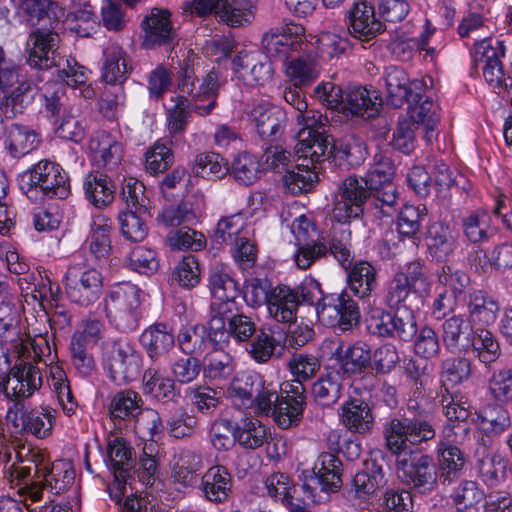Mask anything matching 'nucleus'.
<instances>
[{
  "mask_svg": "<svg viewBox=\"0 0 512 512\" xmlns=\"http://www.w3.org/2000/svg\"><path fill=\"white\" fill-rule=\"evenodd\" d=\"M383 436L386 449L396 457V472L401 481L422 494L434 491L438 485L437 463L432 456L411 446L434 440L436 428L420 421L397 422V427Z\"/></svg>",
  "mask_w": 512,
  "mask_h": 512,
  "instance_id": "obj_1",
  "label": "nucleus"
},
{
  "mask_svg": "<svg viewBox=\"0 0 512 512\" xmlns=\"http://www.w3.org/2000/svg\"><path fill=\"white\" fill-rule=\"evenodd\" d=\"M207 324L209 341L220 347L227 346L231 338L237 343L247 342L256 332V323L250 316L238 313L236 305H211Z\"/></svg>",
  "mask_w": 512,
  "mask_h": 512,
  "instance_id": "obj_2",
  "label": "nucleus"
},
{
  "mask_svg": "<svg viewBox=\"0 0 512 512\" xmlns=\"http://www.w3.org/2000/svg\"><path fill=\"white\" fill-rule=\"evenodd\" d=\"M140 307V289L131 282L115 284L105 300L106 316L121 332H131L138 327Z\"/></svg>",
  "mask_w": 512,
  "mask_h": 512,
  "instance_id": "obj_3",
  "label": "nucleus"
},
{
  "mask_svg": "<svg viewBox=\"0 0 512 512\" xmlns=\"http://www.w3.org/2000/svg\"><path fill=\"white\" fill-rule=\"evenodd\" d=\"M342 463L332 453H322L314 463L312 471L305 476L301 485L305 499L312 504L329 500L330 494L342 485Z\"/></svg>",
  "mask_w": 512,
  "mask_h": 512,
  "instance_id": "obj_4",
  "label": "nucleus"
},
{
  "mask_svg": "<svg viewBox=\"0 0 512 512\" xmlns=\"http://www.w3.org/2000/svg\"><path fill=\"white\" fill-rule=\"evenodd\" d=\"M342 463L332 453H322L314 463L312 471L305 476L301 485L305 499L312 504L329 500L330 494L342 485Z\"/></svg>",
  "mask_w": 512,
  "mask_h": 512,
  "instance_id": "obj_5",
  "label": "nucleus"
},
{
  "mask_svg": "<svg viewBox=\"0 0 512 512\" xmlns=\"http://www.w3.org/2000/svg\"><path fill=\"white\" fill-rule=\"evenodd\" d=\"M16 461L8 466L6 473L12 484L20 486L19 492L32 502L41 500L38 482L48 465L45 456L38 450L21 447L15 452Z\"/></svg>",
  "mask_w": 512,
  "mask_h": 512,
  "instance_id": "obj_6",
  "label": "nucleus"
},
{
  "mask_svg": "<svg viewBox=\"0 0 512 512\" xmlns=\"http://www.w3.org/2000/svg\"><path fill=\"white\" fill-rule=\"evenodd\" d=\"M67 297L75 304L88 307L97 302L103 291V276L96 268L73 264L64 276Z\"/></svg>",
  "mask_w": 512,
  "mask_h": 512,
  "instance_id": "obj_7",
  "label": "nucleus"
},
{
  "mask_svg": "<svg viewBox=\"0 0 512 512\" xmlns=\"http://www.w3.org/2000/svg\"><path fill=\"white\" fill-rule=\"evenodd\" d=\"M371 191L363 178L347 177L339 185L333 199V218L340 223L349 222L364 214Z\"/></svg>",
  "mask_w": 512,
  "mask_h": 512,
  "instance_id": "obj_8",
  "label": "nucleus"
},
{
  "mask_svg": "<svg viewBox=\"0 0 512 512\" xmlns=\"http://www.w3.org/2000/svg\"><path fill=\"white\" fill-rule=\"evenodd\" d=\"M102 359L110 377L118 384L130 382L140 373L142 357L129 342L106 343Z\"/></svg>",
  "mask_w": 512,
  "mask_h": 512,
  "instance_id": "obj_9",
  "label": "nucleus"
},
{
  "mask_svg": "<svg viewBox=\"0 0 512 512\" xmlns=\"http://www.w3.org/2000/svg\"><path fill=\"white\" fill-rule=\"evenodd\" d=\"M316 310L320 321L329 326H338L342 331L357 326L361 318L357 302L347 291L322 297L317 302Z\"/></svg>",
  "mask_w": 512,
  "mask_h": 512,
  "instance_id": "obj_10",
  "label": "nucleus"
},
{
  "mask_svg": "<svg viewBox=\"0 0 512 512\" xmlns=\"http://www.w3.org/2000/svg\"><path fill=\"white\" fill-rule=\"evenodd\" d=\"M31 189H39L49 198L65 199L70 194V182L63 168L54 162L41 160L23 175Z\"/></svg>",
  "mask_w": 512,
  "mask_h": 512,
  "instance_id": "obj_11",
  "label": "nucleus"
},
{
  "mask_svg": "<svg viewBox=\"0 0 512 512\" xmlns=\"http://www.w3.org/2000/svg\"><path fill=\"white\" fill-rule=\"evenodd\" d=\"M60 36L49 29L36 28L28 36L26 48L27 62L32 68L48 70L60 66L58 53Z\"/></svg>",
  "mask_w": 512,
  "mask_h": 512,
  "instance_id": "obj_12",
  "label": "nucleus"
},
{
  "mask_svg": "<svg viewBox=\"0 0 512 512\" xmlns=\"http://www.w3.org/2000/svg\"><path fill=\"white\" fill-rule=\"evenodd\" d=\"M387 89V102L395 107L405 103L411 105L422 100V93L427 86L425 80H410L405 70L398 66L386 68L384 74Z\"/></svg>",
  "mask_w": 512,
  "mask_h": 512,
  "instance_id": "obj_13",
  "label": "nucleus"
},
{
  "mask_svg": "<svg viewBox=\"0 0 512 512\" xmlns=\"http://www.w3.org/2000/svg\"><path fill=\"white\" fill-rule=\"evenodd\" d=\"M499 47H494L490 39H483L474 46L476 63H483V77L487 84L493 89L506 91L512 87L511 77L506 76L500 55H504V48L497 42Z\"/></svg>",
  "mask_w": 512,
  "mask_h": 512,
  "instance_id": "obj_14",
  "label": "nucleus"
},
{
  "mask_svg": "<svg viewBox=\"0 0 512 512\" xmlns=\"http://www.w3.org/2000/svg\"><path fill=\"white\" fill-rule=\"evenodd\" d=\"M42 385V375L40 369L29 362L15 364L9 373L1 392L6 398L16 402V407L20 401L31 397L35 391Z\"/></svg>",
  "mask_w": 512,
  "mask_h": 512,
  "instance_id": "obj_15",
  "label": "nucleus"
},
{
  "mask_svg": "<svg viewBox=\"0 0 512 512\" xmlns=\"http://www.w3.org/2000/svg\"><path fill=\"white\" fill-rule=\"evenodd\" d=\"M248 117L258 136L270 142L280 139L287 123L285 111L266 101L253 104Z\"/></svg>",
  "mask_w": 512,
  "mask_h": 512,
  "instance_id": "obj_16",
  "label": "nucleus"
},
{
  "mask_svg": "<svg viewBox=\"0 0 512 512\" xmlns=\"http://www.w3.org/2000/svg\"><path fill=\"white\" fill-rule=\"evenodd\" d=\"M350 34L356 39L368 42L386 29L385 23L377 17L374 5L367 0H358L347 11Z\"/></svg>",
  "mask_w": 512,
  "mask_h": 512,
  "instance_id": "obj_17",
  "label": "nucleus"
},
{
  "mask_svg": "<svg viewBox=\"0 0 512 512\" xmlns=\"http://www.w3.org/2000/svg\"><path fill=\"white\" fill-rule=\"evenodd\" d=\"M303 34L304 28L296 24L271 28L263 35L262 47L268 57L286 60L291 52L301 48Z\"/></svg>",
  "mask_w": 512,
  "mask_h": 512,
  "instance_id": "obj_18",
  "label": "nucleus"
},
{
  "mask_svg": "<svg viewBox=\"0 0 512 512\" xmlns=\"http://www.w3.org/2000/svg\"><path fill=\"white\" fill-rule=\"evenodd\" d=\"M141 27L143 30L142 46L153 49L170 45L176 37L171 23V13L168 9L152 8L143 18Z\"/></svg>",
  "mask_w": 512,
  "mask_h": 512,
  "instance_id": "obj_19",
  "label": "nucleus"
},
{
  "mask_svg": "<svg viewBox=\"0 0 512 512\" xmlns=\"http://www.w3.org/2000/svg\"><path fill=\"white\" fill-rule=\"evenodd\" d=\"M304 382L285 381L280 386V406L277 424L284 428H290L301 420L306 404Z\"/></svg>",
  "mask_w": 512,
  "mask_h": 512,
  "instance_id": "obj_20",
  "label": "nucleus"
},
{
  "mask_svg": "<svg viewBox=\"0 0 512 512\" xmlns=\"http://www.w3.org/2000/svg\"><path fill=\"white\" fill-rule=\"evenodd\" d=\"M331 343L335 346L332 357L339 363L343 374H361L372 367V353L368 344L357 341L344 347L340 339Z\"/></svg>",
  "mask_w": 512,
  "mask_h": 512,
  "instance_id": "obj_21",
  "label": "nucleus"
},
{
  "mask_svg": "<svg viewBox=\"0 0 512 512\" xmlns=\"http://www.w3.org/2000/svg\"><path fill=\"white\" fill-rule=\"evenodd\" d=\"M431 400L426 395L425 382H416V385L411 386V392L407 399L406 407L410 414L409 416L403 415L402 417H393L389 419L383 427V435L391 431L393 425L397 427V422H426L432 428H436L432 420Z\"/></svg>",
  "mask_w": 512,
  "mask_h": 512,
  "instance_id": "obj_22",
  "label": "nucleus"
},
{
  "mask_svg": "<svg viewBox=\"0 0 512 512\" xmlns=\"http://www.w3.org/2000/svg\"><path fill=\"white\" fill-rule=\"evenodd\" d=\"M236 77L248 86H263L272 78V65L256 53H240L232 60Z\"/></svg>",
  "mask_w": 512,
  "mask_h": 512,
  "instance_id": "obj_23",
  "label": "nucleus"
},
{
  "mask_svg": "<svg viewBox=\"0 0 512 512\" xmlns=\"http://www.w3.org/2000/svg\"><path fill=\"white\" fill-rule=\"evenodd\" d=\"M467 321L472 326L484 328L493 324L499 314L497 299L484 290L471 291L466 299Z\"/></svg>",
  "mask_w": 512,
  "mask_h": 512,
  "instance_id": "obj_24",
  "label": "nucleus"
},
{
  "mask_svg": "<svg viewBox=\"0 0 512 512\" xmlns=\"http://www.w3.org/2000/svg\"><path fill=\"white\" fill-rule=\"evenodd\" d=\"M18 413H14L13 424L15 428L30 433L37 438L48 437L53 429L56 411L50 407H39L31 410H24L23 405Z\"/></svg>",
  "mask_w": 512,
  "mask_h": 512,
  "instance_id": "obj_25",
  "label": "nucleus"
},
{
  "mask_svg": "<svg viewBox=\"0 0 512 512\" xmlns=\"http://www.w3.org/2000/svg\"><path fill=\"white\" fill-rule=\"evenodd\" d=\"M93 162L98 167L113 169L122 159V145L105 131L96 132L89 142Z\"/></svg>",
  "mask_w": 512,
  "mask_h": 512,
  "instance_id": "obj_26",
  "label": "nucleus"
},
{
  "mask_svg": "<svg viewBox=\"0 0 512 512\" xmlns=\"http://www.w3.org/2000/svg\"><path fill=\"white\" fill-rule=\"evenodd\" d=\"M426 243L432 258L444 262L457 247V234L449 225L434 222L428 227Z\"/></svg>",
  "mask_w": 512,
  "mask_h": 512,
  "instance_id": "obj_27",
  "label": "nucleus"
},
{
  "mask_svg": "<svg viewBox=\"0 0 512 512\" xmlns=\"http://www.w3.org/2000/svg\"><path fill=\"white\" fill-rule=\"evenodd\" d=\"M104 57L102 79L111 86H118L117 89L122 91V84L132 70L126 53L119 45L113 43L104 50Z\"/></svg>",
  "mask_w": 512,
  "mask_h": 512,
  "instance_id": "obj_28",
  "label": "nucleus"
},
{
  "mask_svg": "<svg viewBox=\"0 0 512 512\" xmlns=\"http://www.w3.org/2000/svg\"><path fill=\"white\" fill-rule=\"evenodd\" d=\"M201 490L210 502H226L232 494L231 474L221 465L209 468L202 476Z\"/></svg>",
  "mask_w": 512,
  "mask_h": 512,
  "instance_id": "obj_29",
  "label": "nucleus"
},
{
  "mask_svg": "<svg viewBox=\"0 0 512 512\" xmlns=\"http://www.w3.org/2000/svg\"><path fill=\"white\" fill-rule=\"evenodd\" d=\"M311 133L299 131L296 154L299 155V158H303V161L309 160L314 165L329 159L334 147L326 134Z\"/></svg>",
  "mask_w": 512,
  "mask_h": 512,
  "instance_id": "obj_30",
  "label": "nucleus"
},
{
  "mask_svg": "<svg viewBox=\"0 0 512 512\" xmlns=\"http://www.w3.org/2000/svg\"><path fill=\"white\" fill-rule=\"evenodd\" d=\"M341 421L351 432L365 434L372 430V409L363 399L352 398L341 406Z\"/></svg>",
  "mask_w": 512,
  "mask_h": 512,
  "instance_id": "obj_31",
  "label": "nucleus"
},
{
  "mask_svg": "<svg viewBox=\"0 0 512 512\" xmlns=\"http://www.w3.org/2000/svg\"><path fill=\"white\" fill-rule=\"evenodd\" d=\"M75 471L70 462L59 460L49 467L46 466L38 482L41 498L43 492H50L52 495H59L66 491L74 482Z\"/></svg>",
  "mask_w": 512,
  "mask_h": 512,
  "instance_id": "obj_32",
  "label": "nucleus"
},
{
  "mask_svg": "<svg viewBox=\"0 0 512 512\" xmlns=\"http://www.w3.org/2000/svg\"><path fill=\"white\" fill-rule=\"evenodd\" d=\"M347 271V285L359 298L369 297L378 285V271L368 261L353 263Z\"/></svg>",
  "mask_w": 512,
  "mask_h": 512,
  "instance_id": "obj_33",
  "label": "nucleus"
},
{
  "mask_svg": "<svg viewBox=\"0 0 512 512\" xmlns=\"http://www.w3.org/2000/svg\"><path fill=\"white\" fill-rule=\"evenodd\" d=\"M83 189L87 200L96 208L109 206L116 191L111 178L99 172H91L85 177Z\"/></svg>",
  "mask_w": 512,
  "mask_h": 512,
  "instance_id": "obj_34",
  "label": "nucleus"
},
{
  "mask_svg": "<svg viewBox=\"0 0 512 512\" xmlns=\"http://www.w3.org/2000/svg\"><path fill=\"white\" fill-rule=\"evenodd\" d=\"M267 306L270 315L278 322L291 323L296 319L298 301L293 290L287 286L271 289Z\"/></svg>",
  "mask_w": 512,
  "mask_h": 512,
  "instance_id": "obj_35",
  "label": "nucleus"
},
{
  "mask_svg": "<svg viewBox=\"0 0 512 512\" xmlns=\"http://www.w3.org/2000/svg\"><path fill=\"white\" fill-rule=\"evenodd\" d=\"M140 343L151 359H157L173 348L175 337L166 324L156 323L142 332Z\"/></svg>",
  "mask_w": 512,
  "mask_h": 512,
  "instance_id": "obj_36",
  "label": "nucleus"
},
{
  "mask_svg": "<svg viewBox=\"0 0 512 512\" xmlns=\"http://www.w3.org/2000/svg\"><path fill=\"white\" fill-rule=\"evenodd\" d=\"M219 87L218 73L214 70L207 73L199 84L197 94L188 99L191 110L203 117L209 115L216 106Z\"/></svg>",
  "mask_w": 512,
  "mask_h": 512,
  "instance_id": "obj_37",
  "label": "nucleus"
},
{
  "mask_svg": "<svg viewBox=\"0 0 512 512\" xmlns=\"http://www.w3.org/2000/svg\"><path fill=\"white\" fill-rule=\"evenodd\" d=\"M352 483L354 496L361 500L368 499L386 483L382 466L375 461L366 462L364 469L356 473Z\"/></svg>",
  "mask_w": 512,
  "mask_h": 512,
  "instance_id": "obj_38",
  "label": "nucleus"
},
{
  "mask_svg": "<svg viewBox=\"0 0 512 512\" xmlns=\"http://www.w3.org/2000/svg\"><path fill=\"white\" fill-rule=\"evenodd\" d=\"M262 386V377L255 373L242 372L231 381L227 395L238 408L250 407L256 390Z\"/></svg>",
  "mask_w": 512,
  "mask_h": 512,
  "instance_id": "obj_39",
  "label": "nucleus"
},
{
  "mask_svg": "<svg viewBox=\"0 0 512 512\" xmlns=\"http://www.w3.org/2000/svg\"><path fill=\"white\" fill-rule=\"evenodd\" d=\"M473 374V361L465 356H452L440 364V381L446 391L468 381Z\"/></svg>",
  "mask_w": 512,
  "mask_h": 512,
  "instance_id": "obj_40",
  "label": "nucleus"
},
{
  "mask_svg": "<svg viewBox=\"0 0 512 512\" xmlns=\"http://www.w3.org/2000/svg\"><path fill=\"white\" fill-rule=\"evenodd\" d=\"M472 325L462 315H453L442 323V341L446 350L457 352L461 349L463 342L468 344L471 341Z\"/></svg>",
  "mask_w": 512,
  "mask_h": 512,
  "instance_id": "obj_41",
  "label": "nucleus"
},
{
  "mask_svg": "<svg viewBox=\"0 0 512 512\" xmlns=\"http://www.w3.org/2000/svg\"><path fill=\"white\" fill-rule=\"evenodd\" d=\"M438 459V471L442 472L444 482L450 484L456 478L459 472L465 466V457L463 452L455 445L449 444L445 440H440L436 447Z\"/></svg>",
  "mask_w": 512,
  "mask_h": 512,
  "instance_id": "obj_42",
  "label": "nucleus"
},
{
  "mask_svg": "<svg viewBox=\"0 0 512 512\" xmlns=\"http://www.w3.org/2000/svg\"><path fill=\"white\" fill-rule=\"evenodd\" d=\"M269 429L260 420L244 418L236 424L237 443L246 450L262 447L269 438Z\"/></svg>",
  "mask_w": 512,
  "mask_h": 512,
  "instance_id": "obj_43",
  "label": "nucleus"
},
{
  "mask_svg": "<svg viewBox=\"0 0 512 512\" xmlns=\"http://www.w3.org/2000/svg\"><path fill=\"white\" fill-rule=\"evenodd\" d=\"M217 18L230 27L244 26L254 18L253 4L251 0H220Z\"/></svg>",
  "mask_w": 512,
  "mask_h": 512,
  "instance_id": "obj_44",
  "label": "nucleus"
},
{
  "mask_svg": "<svg viewBox=\"0 0 512 512\" xmlns=\"http://www.w3.org/2000/svg\"><path fill=\"white\" fill-rule=\"evenodd\" d=\"M381 104L378 95L372 97L365 87H355L348 92L344 109L355 116L372 118L377 115Z\"/></svg>",
  "mask_w": 512,
  "mask_h": 512,
  "instance_id": "obj_45",
  "label": "nucleus"
},
{
  "mask_svg": "<svg viewBox=\"0 0 512 512\" xmlns=\"http://www.w3.org/2000/svg\"><path fill=\"white\" fill-rule=\"evenodd\" d=\"M471 345L478 361L485 366L496 362L502 355L497 337L488 329L477 328L472 336Z\"/></svg>",
  "mask_w": 512,
  "mask_h": 512,
  "instance_id": "obj_46",
  "label": "nucleus"
},
{
  "mask_svg": "<svg viewBox=\"0 0 512 512\" xmlns=\"http://www.w3.org/2000/svg\"><path fill=\"white\" fill-rule=\"evenodd\" d=\"M202 467L201 455L188 449L181 450L175 457L172 466V478L175 483L183 487L192 485L196 480V473Z\"/></svg>",
  "mask_w": 512,
  "mask_h": 512,
  "instance_id": "obj_47",
  "label": "nucleus"
},
{
  "mask_svg": "<svg viewBox=\"0 0 512 512\" xmlns=\"http://www.w3.org/2000/svg\"><path fill=\"white\" fill-rule=\"evenodd\" d=\"M343 378L340 371L333 370L321 376L312 386V394L323 406L335 404L341 397Z\"/></svg>",
  "mask_w": 512,
  "mask_h": 512,
  "instance_id": "obj_48",
  "label": "nucleus"
},
{
  "mask_svg": "<svg viewBox=\"0 0 512 512\" xmlns=\"http://www.w3.org/2000/svg\"><path fill=\"white\" fill-rule=\"evenodd\" d=\"M476 424L485 434H499L510 426V416L499 404H488L476 413Z\"/></svg>",
  "mask_w": 512,
  "mask_h": 512,
  "instance_id": "obj_49",
  "label": "nucleus"
},
{
  "mask_svg": "<svg viewBox=\"0 0 512 512\" xmlns=\"http://www.w3.org/2000/svg\"><path fill=\"white\" fill-rule=\"evenodd\" d=\"M203 364L205 375L211 380L230 378L236 366L233 356L220 346H215L211 352L206 354Z\"/></svg>",
  "mask_w": 512,
  "mask_h": 512,
  "instance_id": "obj_50",
  "label": "nucleus"
},
{
  "mask_svg": "<svg viewBox=\"0 0 512 512\" xmlns=\"http://www.w3.org/2000/svg\"><path fill=\"white\" fill-rule=\"evenodd\" d=\"M190 116V103L188 98L177 96L176 103L167 110V130L169 140L179 143L183 140Z\"/></svg>",
  "mask_w": 512,
  "mask_h": 512,
  "instance_id": "obj_51",
  "label": "nucleus"
},
{
  "mask_svg": "<svg viewBox=\"0 0 512 512\" xmlns=\"http://www.w3.org/2000/svg\"><path fill=\"white\" fill-rule=\"evenodd\" d=\"M208 327L194 325L180 330L177 335V346L186 355L198 357L207 348Z\"/></svg>",
  "mask_w": 512,
  "mask_h": 512,
  "instance_id": "obj_52",
  "label": "nucleus"
},
{
  "mask_svg": "<svg viewBox=\"0 0 512 512\" xmlns=\"http://www.w3.org/2000/svg\"><path fill=\"white\" fill-rule=\"evenodd\" d=\"M111 229V223H109L108 219L101 216L93 219L89 250L97 261L106 260L111 253Z\"/></svg>",
  "mask_w": 512,
  "mask_h": 512,
  "instance_id": "obj_53",
  "label": "nucleus"
},
{
  "mask_svg": "<svg viewBox=\"0 0 512 512\" xmlns=\"http://www.w3.org/2000/svg\"><path fill=\"white\" fill-rule=\"evenodd\" d=\"M484 492L474 481H462L452 496L456 512H480Z\"/></svg>",
  "mask_w": 512,
  "mask_h": 512,
  "instance_id": "obj_54",
  "label": "nucleus"
},
{
  "mask_svg": "<svg viewBox=\"0 0 512 512\" xmlns=\"http://www.w3.org/2000/svg\"><path fill=\"white\" fill-rule=\"evenodd\" d=\"M143 406L141 396L130 389L114 395L110 403V414L114 419H131L138 416Z\"/></svg>",
  "mask_w": 512,
  "mask_h": 512,
  "instance_id": "obj_55",
  "label": "nucleus"
},
{
  "mask_svg": "<svg viewBox=\"0 0 512 512\" xmlns=\"http://www.w3.org/2000/svg\"><path fill=\"white\" fill-rule=\"evenodd\" d=\"M108 457L116 477H124L135 466L132 448L124 438L113 437L107 444Z\"/></svg>",
  "mask_w": 512,
  "mask_h": 512,
  "instance_id": "obj_56",
  "label": "nucleus"
},
{
  "mask_svg": "<svg viewBox=\"0 0 512 512\" xmlns=\"http://www.w3.org/2000/svg\"><path fill=\"white\" fill-rule=\"evenodd\" d=\"M40 143L39 134L29 127L14 124L9 131L8 149L13 157L19 158L34 150Z\"/></svg>",
  "mask_w": 512,
  "mask_h": 512,
  "instance_id": "obj_57",
  "label": "nucleus"
},
{
  "mask_svg": "<svg viewBox=\"0 0 512 512\" xmlns=\"http://www.w3.org/2000/svg\"><path fill=\"white\" fill-rule=\"evenodd\" d=\"M320 368V358L310 353L295 352L287 361V369L299 382L311 380L317 375Z\"/></svg>",
  "mask_w": 512,
  "mask_h": 512,
  "instance_id": "obj_58",
  "label": "nucleus"
},
{
  "mask_svg": "<svg viewBox=\"0 0 512 512\" xmlns=\"http://www.w3.org/2000/svg\"><path fill=\"white\" fill-rule=\"evenodd\" d=\"M34 88L29 81H22L19 86L10 89L4 111L6 118H14L24 114L32 105Z\"/></svg>",
  "mask_w": 512,
  "mask_h": 512,
  "instance_id": "obj_59",
  "label": "nucleus"
},
{
  "mask_svg": "<svg viewBox=\"0 0 512 512\" xmlns=\"http://www.w3.org/2000/svg\"><path fill=\"white\" fill-rule=\"evenodd\" d=\"M144 391L163 402L174 401L178 393L174 380L162 377L154 369H148L143 375Z\"/></svg>",
  "mask_w": 512,
  "mask_h": 512,
  "instance_id": "obj_60",
  "label": "nucleus"
},
{
  "mask_svg": "<svg viewBox=\"0 0 512 512\" xmlns=\"http://www.w3.org/2000/svg\"><path fill=\"white\" fill-rule=\"evenodd\" d=\"M175 143L168 138L158 140L146 153V169L151 174L163 173L168 170L174 161L172 145Z\"/></svg>",
  "mask_w": 512,
  "mask_h": 512,
  "instance_id": "obj_61",
  "label": "nucleus"
},
{
  "mask_svg": "<svg viewBox=\"0 0 512 512\" xmlns=\"http://www.w3.org/2000/svg\"><path fill=\"white\" fill-rule=\"evenodd\" d=\"M228 163L215 152H202L194 159V172L209 179H221L228 173Z\"/></svg>",
  "mask_w": 512,
  "mask_h": 512,
  "instance_id": "obj_62",
  "label": "nucleus"
},
{
  "mask_svg": "<svg viewBox=\"0 0 512 512\" xmlns=\"http://www.w3.org/2000/svg\"><path fill=\"white\" fill-rule=\"evenodd\" d=\"M211 291L216 299L211 305L227 304L228 308L235 306L238 297L237 283L228 275L213 272L210 276Z\"/></svg>",
  "mask_w": 512,
  "mask_h": 512,
  "instance_id": "obj_63",
  "label": "nucleus"
},
{
  "mask_svg": "<svg viewBox=\"0 0 512 512\" xmlns=\"http://www.w3.org/2000/svg\"><path fill=\"white\" fill-rule=\"evenodd\" d=\"M318 181V175L308 164L297 165L296 170H287L283 176V184L293 195L309 191Z\"/></svg>",
  "mask_w": 512,
  "mask_h": 512,
  "instance_id": "obj_64",
  "label": "nucleus"
}]
</instances>
